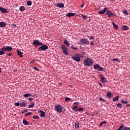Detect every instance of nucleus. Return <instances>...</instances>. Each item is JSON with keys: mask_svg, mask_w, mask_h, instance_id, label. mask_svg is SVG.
Returning <instances> with one entry per match:
<instances>
[{"mask_svg": "<svg viewBox=\"0 0 130 130\" xmlns=\"http://www.w3.org/2000/svg\"><path fill=\"white\" fill-rule=\"evenodd\" d=\"M100 67V66L99 65V64L96 63L93 65V68L95 70V71H98Z\"/></svg>", "mask_w": 130, "mask_h": 130, "instance_id": "aec40b11", "label": "nucleus"}, {"mask_svg": "<svg viewBox=\"0 0 130 130\" xmlns=\"http://www.w3.org/2000/svg\"><path fill=\"white\" fill-rule=\"evenodd\" d=\"M117 107H118V108H122V106L121 105V104L118 103L117 104Z\"/></svg>", "mask_w": 130, "mask_h": 130, "instance_id": "f704fd0d", "label": "nucleus"}, {"mask_svg": "<svg viewBox=\"0 0 130 130\" xmlns=\"http://www.w3.org/2000/svg\"><path fill=\"white\" fill-rule=\"evenodd\" d=\"M2 73V68H0V74Z\"/></svg>", "mask_w": 130, "mask_h": 130, "instance_id": "052dcab7", "label": "nucleus"}, {"mask_svg": "<svg viewBox=\"0 0 130 130\" xmlns=\"http://www.w3.org/2000/svg\"><path fill=\"white\" fill-rule=\"evenodd\" d=\"M17 54H18V55L20 57H23V52L20 51L19 50H18L17 51Z\"/></svg>", "mask_w": 130, "mask_h": 130, "instance_id": "6ab92c4d", "label": "nucleus"}, {"mask_svg": "<svg viewBox=\"0 0 130 130\" xmlns=\"http://www.w3.org/2000/svg\"><path fill=\"white\" fill-rule=\"evenodd\" d=\"M26 104H27V102H26L20 103V107H26Z\"/></svg>", "mask_w": 130, "mask_h": 130, "instance_id": "412c9836", "label": "nucleus"}, {"mask_svg": "<svg viewBox=\"0 0 130 130\" xmlns=\"http://www.w3.org/2000/svg\"><path fill=\"white\" fill-rule=\"evenodd\" d=\"M75 128H79V121H76L75 122Z\"/></svg>", "mask_w": 130, "mask_h": 130, "instance_id": "7c9ffc66", "label": "nucleus"}, {"mask_svg": "<svg viewBox=\"0 0 130 130\" xmlns=\"http://www.w3.org/2000/svg\"><path fill=\"white\" fill-rule=\"evenodd\" d=\"M30 63H32V62H30Z\"/></svg>", "mask_w": 130, "mask_h": 130, "instance_id": "0e129e2a", "label": "nucleus"}, {"mask_svg": "<svg viewBox=\"0 0 130 130\" xmlns=\"http://www.w3.org/2000/svg\"><path fill=\"white\" fill-rule=\"evenodd\" d=\"M112 25H113V27L114 28V29H115V30H117V29H118V26H117V25H116L115 24V23L113 22Z\"/></svg>", "mask_w": 130, "mask_h": 130, "instance_id": "a878e982", "label": "nucleus"}, {"mask_svg": "<svg viewBox=\"0 0 130 130\" xmlns=\"http://www.w3.org/2000/svg\"><path fill=\"white\" fill-rule=\"evenodd\" d=\"M14 105H15V106H20V103H15Z\"/></svg>", "mask_w": 130, "mask_h": 130, "instance_id": "37998d69", "label": "nucleus"}, {"mask_svg": "<svg viewBox=\"0 0 130 130\" xmlns=\"http://www.w3.org/2000/svg\"><path fill=\"white\" fill-rule=\"evenodd\" d=\"M39 51H41L42 50L43 51H45L46 50H47L48 49V46L46 45H42L41 47L39 48Z\"/></svg>", "mask_w": 130, "mask_h": 130, "instance_id": "423d86ee", "label": "nucleus"}, {"mask_svg": "<svg viewBox=\"0 0 130 130\" xmlns=\"http://www.w3.org/2000/svg\"><path fill=\"white\" fill-rule=\"evenodd\" d=\"M28 97H31L32 96H33V95H32V93H27Z\"/></svg>", "mask_w": 130, "mask_h": 130, "instance_id": "603ef678", "label": "nucleus"}, {"mask_svg": "<svg viewBox=\"0 0 130 130\" xmlns=\"http://www.w3.org/2000/svg\"><path fill=\"white\" fill-rule=\"evenodd\" d=\"M106 124V121H103L102 122L100 123L99 124V126L101 127L103 126V124Z\"/></svg>", "mask_w": 130, "mask_h": 130, "instance_id": "72a5a7b5", "label": "nucleus"}, {"mask_svg": "<svg viewBox=\"0 0 130 130\" xmlns=\"http://www.w3.org/2000/svg\"><path fill=\"white\" fill-rule=\"evenodd\" d=\"M80 43L78 42V44H80V45H84L85 44L86 45H89L90 44V42L87 39H82L79 40Z\"/></svg>", "mask_w": 130, "mask_h": 130, "instance_id": "f03ea898", "label": "nucleus"}, {"mask_svg": "<svg viewBox=\"0 0 130 130\" xmlns=\"http://www.w3.org/2000/svg\"><path fill=\"white\" fill-rule=\"evenodd\" d=\"M93 39H94V36H91L89 37V40H92Z\"/></svg>", "mask_w": 130, "mask_h": 130, "instance_id": "09e8293b", "label": "nucleus"}, {"mask_svg": "<svg viewBox=\"0 0 130 130\" xmlns=\"http://www.w3.org/2000/svg\"><path fill=\"white\" fill-rule=\"evenodd\" d=\"M0 27L1 28H5V27H6V23L4 22H0Z\"/></svg>", "mask_w": 130, "mask_h": 130, "instance_id": "4be33fe9", "label": "nucleus"}, {"mask_svg": "<svg viewBox=\"0 0 130 130\" xmlns=\"http://www.w3.org/2000/svg\"><path fill=\"white\" fill-rule=\"evenodd\" d=\"M55 6L58 7V8H63L64 5L63 3H57L56 4Z\"/></svg>", "mask_w": 130, "mask_h": 130, "instance_id": "f3484780", "label": "nucleus"}, {"mask_svg": "<svg viewBox=\"0 0 130 130\" xmlns=\"http://www.w3.org/2000/svg\"><path fill=\"white\" fill-rule=\"evenodd\" d=\"M71 101V98H68V97H66V99H65V101L68 102V101Z\"/></svg>", "mask_w": 130, "mask_h": 130, "instance_id": "c03bdc74", "label": "nucleus"}, {"mask_svg": "<svg viewBox=\"0 0 130 130\" xmlns=\"http://www.w3.org/2000/svg\"><path fill=\"white\" fill-rule=\"evenodd\" d=\"M32 114V113L31 112H28V113H26L24 115L25 116H28V115H31Z\"/></svg>", "mask_w": 130, "mask_h": 130, "instance_id": "ea45409f", "label": "nucleus"}, {"mask_svg": "<svg viewBox=\"0 0 130 130\" xmlns=\"http://www.w3.org/2000/svg\"><path fill=\"white\" fill-rule=\"evenodd\" d=\"M73 105H79V103L78 102L74 103Z\"/></svg>", "mask_w": 130, "mask_h": 130, "instance_id": "864d4df0", "label": "nucleus"}, {"mask_svg": "<svg viewBox=\"0 0 130 130\" xmlns=\"http://www.w3.org/2000/svg\"><path fill=\"white\" fill-rule=\"evenodd\" d=\"M129 29V27H128V26L123 25L122 26V30H123V31H126V30H128Z\"/></svg>", "mask_w": 130, "mask_h": 130, "instance_id": "a211bd4d", "label": "nucleus"}, {"mask_svg": "<svg viewBox=\"0 0 130 130\" xmlns=\"http://www.w3.org/2000/svg\"><path fill=\"white\" fill-rule=\"evenodd\" d=\"M34 70H35V71H37V72H39V71H40V70H39V69H38L37 67H34Z\"/></svg>", "mask_w": 130, "mask_h": 130, "instance_id": "79ce46f5", "label": "nucleus"}, {"mask_svg": "<svg viewBox=\"0 0 130 130\" xmlns=\"http://www.w3.org/2000/svg\"><path fill=\"white\" fill-rule=\"evenodd\" d=\"M84 64L86 67H90L93 65V60L92 59L87 57L86 59L84 60Z\"/></svg>", "mask_w": 130, "mask_h": 130, "instance_id": "f257e3e1", "label": "nucleus"}, {"mask_svg": "<svg viewBox=\"0 0 130 130\" xmlns=\"http://www.w3.org/2000/svg\"><path fill=\"white\" fill-rule=\"evenodd\" d=\"M31 105L28 106V108H33L34 107L35 103H30Z\"/></svg>", "mask_w": 130, "mask_h": 130, "instance_id": "c756f323", "label": "nucleus"}, {"mask_svg": "<svg viewBox=\"0 0 130 130\" xmlns=\"http://www.w3.org/2000/svg\"><path fill=\"white\" fill-rule=\"evenodd\" d=\"M81 8H84V3L82 4V5H81Z\"/></svg>", "mask_w": 130, "mask_h": 130, "instance_id": "bf43d9fd", "label": "nucleus"}, {"mask_svg": "<svg viewBox=\"0 0 130 130\" xmlns=\"http://www.w3.org/2000/svg\"><path fill=\"white\" fill-rule=\"evenodd\" d=\"M60 48L65 55H68V54H69V52H68V47L64 45H61Z\"/></svg>", "mask_w": 130, "mask_h": 130, "instance_id": "20e7f679", "label": "nucleus"}, {"mask_svg": "<svg viewBox=\"0 0 130 130\" xmlns=\"http://www.w3.org/2000/svg\"><path fill=\"white\" fill-rule=\"evenodd\" d=\"M71 48L74 50H78V47H74V46H71Z\"/></svg>", "mask_w": 130, "mask_h": 130, "instance_id": "58836bf2", "label": "nucleus"}, {"mask_svg": "<svg viewBox=\"0 0 130 130\" xmlns=\"http://www.w3.org/2000/svg\"><path fill=\"white\" fill-rule=\"evenodd\" d=\"M103 70H104V68L100 66V67H99V69H98V71H99V72H103Z\"/></svg>", "mask_w": 130, "mask_h": 130, "instance_id": "2f4dec72", "label": "nucleus"}, {"mask_svg": "<svg viewBox=\"0 0 130 130\" xmlns=\"http://www.w3.org/2000/svg\"><path fill=\"white\" fill-rule=\"evenodd\" d=\"M73 110H75L76 112H78V111H83V110H84L83 108H79L77 106H74L73 108Z\"/></svg>", "mask_w": 130, "mask_h": 130, "instance_id": "1a4fd4ad", "label": "nucleus"}, {"mask_svg": "<svg viewBox=\"0 0 130 130\" xmlns=\"http://www.w3.org/2000/svg\"><path fill=\"white\" fill-rule=\"evenodd\" d=\"M5 53H6V51L2 48L0 51V55H3V54H5Z\"/></svg>", "mask_w": 130, "mask_h": 130, "instance_id": "cd10ccee", "label": "nucleus"}, {"mask_svg": "<svg viewBox=\"0 0 130 130\" xmlns=\"http://www.w3.org/2000/svg\"><path fill=\"white\" fill-rule=\"evenodd\" d=\"M64 44H65V45H67V46H70V43H69V42L68 41V40L67 39L64 40Z\"/></svg>", "mask_w": 130, "mask_h": 130, "instance_id": "bb28decb", "label": "nucleus"}, {"mask_svg": "<svg viewBox=\"0 0 130 130\" xmlns=\"http://www.w3.org/2000/svg\"><path fill=\"white\" fill-rule=\"evenodd\" d=\"M13 26H14L15 27H16V24H14Z\"/></svg>", "mask_w": 130, "mask_h": 130, "instance_id": "e2e57ef3", "label": "nucleus"}, {"mask_svg": "<svg viewBox=\"0 0 130 130\" xmlns=\"http://www.w3.org/2000/svg\"><path fill=\"white\" fill-rule=\"evenodd\" d=\"M35 96H36V95H32V96H31L32 97H35Z\"/></svg>", "mask_w": 130, "mask_h": 130, "instance_id": "680f3d73", "label": "nucleus"}, {"mask_svg": "<svg viewBox=\"0 0 130 130\" xmlns=\"http://www.w3.org/2000/svg\"><path fill=\"white\" fill-rule=\"evenodd\" d=\"M23 97H25V98H28V93H25L23 95Z\"/></svg>", "mask_w": 130, "mask_h": 130, "instance_id": "a18cd8bd", "label": "nucleus"}, {"mask_svg": "<svg viewBox=\"0 0 130 130\" xmlns=\"http://www.w3.org/2000/svg\"><path fill=\"white\" fill-rule=\"evenodd\" d=\"M119 100V96L117 95V96H115V98L113 99V102H116V101H118Z\"/></svg>", "mask_w": 130, "mask_h": 130, "instance_id": "b1692460", "label": "nucleus"}, {"mask_svg": "<svg viewBox=\"0 0 130 130\" xmlns=\"http://www.w3.org/2000/svg\"><path fill=\"white\" fill-rule=\"evenodd\" d=\"M106 15H107L109 18H114L115 17V14L111 13V11H108L106 12Z\"/></svg>", "mask_w": 130, "mask_h": 130, "instance_id": "9d476101", "label": "nucleus"}, {"mask_svg": "<svg viewBox=\"0 0 130 130\" xmlns=\"http://www.w3.org/2000/svg\"><path fill=\"white\" fill-rule=\"evenodd\" d=\"M23 123L25 125H29V122H28L26 119H24L23 120Z\"/></svg>", "mask_w": 130, "mask_h": 130, "instance_id": "5701e85b", "label": "nucleus"}, {"mask_svg": "<svg viewBox=\"0 0 130 130\" xmlns=\"http://www.w3.org/2000/svg\"><path fill=\"white\" fill-rule=\"evenodd\" d=\"M2 50H4L5 51V52L6 51H7V52H10V51H12V50H13V48L11 46H4L3 48H2Z\"/></svg>", "mask_w": 130, "mask_h": 130, "instance_id": "0eeeda50", "label": "nucleus"}, {"mask_svg": "<svg viewBox=\"0 0 130 130\" xmlns=\"http://www.w3.org/2000/svg\"><path fill=\"white\" fill-rule=\"evenodd\" d=\"M33 118L35 119H39V116H35L33 117Z\"/></svg>", "mask_w": 130, "mask_h": 130, "instance_id": "49530a36", "label": "nucleus"}, {"mask_svg": "<svg viewBox=\"0 0 130 130\" xmlns=\"http://www.w3.org/2000/svg\"><path fill=\"white\" fill-rule=\"evenodd\" d=\"M112 60L113 61H118V59H117V58H113V59H112Z\"/></svg>", "mask_w": 130, "mask_h": 130, "instance_id": "3c124183", "label": "nucleus"}, {"mask_svg": "<svg viewBox=\"0 0 130 130\" xmlns=\"http://www.w3.org/2000/svg\"><path fill=\"white\" fill-rule=\"evenodd\" d=\"M71 57L75 61L78 62L81 61V54H76L75 55L72 56Z\"/></svg>", "mask_w": 130, "mask_h": 130, "instance_id": "7ed1b4c3", "label": "nucleus"}, {"mask_svg": "<svg viewBox=\"0 0 130 130\" xmlns=\"http://www.w3.org/2000/svg\"><path fill=\"white\" fill-rule=\"evenodd\" d=\"M90 46H94V43H93V42L90 41Z\"/></svg>", "mask_w": 130, "mask_h": 130, "instance_id": "8fccbe9b", "label": "nucleus"}, {"mask_svg": "<svg viewBox=\"0 0 130 130\" xmlns=\"http://www.w3.org/2000/svg\"><path fill=\"white\" fill-rule=\"evenodd\" d=\"M33 44L35 46H38L39 45H40V46L43 45V44H42V43L40 42V41H39V40H34L33 42Z\"/></svg>", "mask_w": 130, "mask_h": 130, "instance_id": "6e6552de", "label": "nucleus"}, {"mask_svg": "<svg viewBox=\"0 0 130 130\" xmlns=\"http://www.w3.org/2000/svg\"><path fill=\"white\" fill-rule=\"evenodd\" d=\"M26 10V9L25 8L24 6H20L19 7V10L20 11V12H24V11H25Z\"/></svg>", "mask_w": 130, "mask_h": 130, "instance_id": "393cba45", "label": "nucleus"}, {"mask_svg": "<svg viewBox=\"0 0 130 130\" xmlns=\"http://www.w3.org/2000/svg\"><path fill=\"white\" fill-rule=\"evenodd\" d=\"M28 100H29V101H32V100H33V99H32V98H28Z\"/></svg>", "mask_w": 130, "mask_h": 130, "instance_id": "4d7b16f0", "label": "nucleus"}, {"mask_svg": "<svg viewBox=\"0 0 130 130\" xmlns=\"http://www.w3.org/2000/svg\"><path fill=\"white\" fill-rule=\"evenodd\" d=\"M100 78L101 79L100 81L102 82V83H105V81H106V79H105V77H104V76L103 74H100Z\"/></svg>", "mask_w": 130, "mask_h": 130, "instance_id": "ddd939ff", "label": "nucleus"}, {"mask_svg": "<svg viewBox=\"0 0 130 130\" xmlns=\"http://www.w3.org/2000/svg\"><path fill=\"white\" fill-rule=\"evenodd\" d=\"M54 110L58 113H61L62 112V107L61 105L58 104V105H56Z\"/></svg>", "mask_w": 130, "mask_h": 130, "instance_id": "39448f33", "label": "nucleus"}, {"mask_svg": "<svg viewBox=\"0 0 130 130\" xmlns=\"http://www.w3.org/2000/svg\"><path fill=\"white\" fill-rule=\"evenodd\" d=\"M0 11L3 14H7L8 13V9L3 8L2 6H0Z\"/></svg>", "mask_w": 130, "mask_h": 130, "instance_id": "f8f14e48", "label": "nucleus"}, {"mask_svg": "<svg viewBox=\"0 0 130 130\" xmlns=\"http://www.w3.org/2000/svg\"><path fill=\"white\" fill-rule=\"evenodd\" d=\"M99 100L100 101H103V102H106V100H104V99H102V98H100Z\"/></svg>", "mask_w": 130, "mask_h": 130, "instance_id": "a19ab883", "label": "nucleus"}, {"mask_svg": "<svg viewBox=\"0 0 130 130\" xmlns=\"http://www.w3.org/2000/svg\"><path fill=\"white\" fill-rule=\"evenodd\" d=\"M121 103H122V104H127L128 102L126 101L122 100Z\"/></svg>", "mask_w": 130, "mask_h": 130, "instance_id": "4c0bfd02", "label": "nucleus"}, {"mask_svg": "<svg viewBox=\"0 0 130 130\" xmlns=\"http://www.w3.org/2000/svg\"><path fill=\"white\" fill-rule=\"evenodd\" d=\"M123 14H124V15H125L126 16H127V15H128V13H127L126 10H124L123 11Z\"/></svg>", "mask_w": 130, "mask_h": 130, "instance_id": "473e14b6", "label": "nucleus"}, {"mask_svg": "<svg viewBox=\"0 0 130 130\" xmlns=\"http://www.w3.org/2000/svg\"><path fill=\"white\" fill-rule=\"evenodd\" d=\"M126 107H130V105H129V104H127V105H126Z\"/></svg>", "mask_w": 130, "mask_h": 130, "instance_id": "13d9d810", "label": "nucleus"}, {"mask_svg": "<svg viewBox=\"0 0 130 130\" xmlns=\"http://www.w3.org/2000/svg\"><path fill=\"white\" fill-rule=\"evenodd\" d=\"M107 96L109 98H111L112 97V96H113V94H112V93H111V92H108V93L107 94Z\"/></svg>", "mask_w": 130, "mask_h": 130, "instance_id": "c85d7f7f", "label": "nucleus"}, {"mask_svg": "<svg viewBox=\"0 0 130 130\" xmlns=\"http://www.w3.org/2000/svg\"><path fill=\"white\" fill-rule=\"evenodd\" d=\"M108 8H105L103 9V10L100 11L99 12V15H104L105 13L106 12V11H107Z\"/></svg>", "mask_w": 130, "mask_h": 130, "instance_id": "2eb2a0df", "label": "nucleus"}, {"mask_svg": "<svg viewBox=\"0 0 130 130\" xmlns=\"http://www.w3.org/2000/svg\"><path fill=\"white\" fill-rule=\"evenodd\" d=\"M76 15V13L69 12L66 15V17H68V18H71V17H74Z\"/></svg>", "mask_w": 130, "mask_h": 130, "instance_id": "dca6fc26", "label": "nucleus"}, {"mask_svg": "<svg viewBox=\"0 0 130 130\" xmlns=\"http://www.w3.org/2000/svg\"><path fill=\"white\" fill-rule=\"evenodd\" d=\"M7 55H8V56H11V55H13V53H8V54H7Z\"/></svg>", "mask_w": 130, "mask_h": 130, "instance_id": "5fc2aeb1", "label": "nucleus"}, {"mask_svg": "<svg viewBox=\"0 0 130 130\" xmlns=\"http://www.w3.org/2000/svg\"><path fill=\"white\" fill-rule=\"evenodd\" d=\"M124 126V125H123V124H121L120 126L117 130H130V127H125L123 128Z\"/></svg>", "mask_w": 130, "mask_h": 130, "instance_id": "9b49d317", "label": "nucleus"}, {"mask_svg": "<svg viewBox=\"0 0 130 130\" xmlns=\"http://www.w3.org/2000/svg\"><path fill=\"white\" fill-rule=\"evenodd\" d=\"M27 6H31L32 5V2L30 1H28L27 2Z\"/></svg>", "mask_w": 130, "mask_h": 130, "instance_id": "c9c22d12", "label": "nucleus"}, {"mask_svg": "<svg viewBox=\"0 0 130 130\" xmlns=\"http://www.w3.org/2000/svg\"><path fill=\"white\" fill-rule=\"evenodd\" d=\"M27 111H28V110H23L22 112V114H24V113H26V112H27Z\"/></svg>", "mask_w": 130, "mask_h": 130, "instance_id": "de8ad7c7", "label": "nucleus"}, {"mask_svg": "<svg viewBox=\"0 0 130 130\" xmlns=\"http://www.w3.org/2000/svg\"><path fill=\"white\" fill-rule=\"evenodd\" d=\"M38 113H40V116L41 117H45V112L44 111H42V110H39Z\"/></svg>", "mask_w": 130, "mask_h": 130, "instance_id": "4468645a", "label": "nucleus"}, {"mask_svg": "<svg viewBox=\"0 0 130 130\" xmlns=\"http://www.w3.org/2000/svg\"><path fill=\"white\" fill-rule=\"evenodd\" d=\"M99 85L102 87V88H103V85H102V84H101V83H100L99 84Z\"/></svg>", "mask_w": 130, "mask_h": 130, "instance_id": "6e6d98bb", "label": "nucleus"}, {"mask_svg": "<svg viewBox=\"0 0 130 130\" xmlns=\"http://www.w3.org/2000/svg\"><path fill=\"white\" fill-rule=\"evenodd\" d=\"M81 16H82L83 20H85V19H87L88 18V16H87V15H84L83 14H81Z\"/></svg>", "mask_w": 130, "mask_h": 130, "instance_id": "e433bc0d", "label": "nucleus"}]
</instances>
